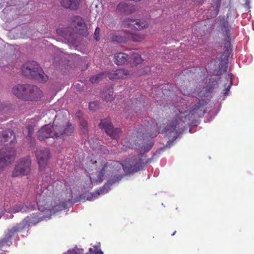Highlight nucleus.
Wrapping results in <instances>:
<instances>
[{
	"instance_id": "1",
	"label": "nucleus",
	"mask_w": 254,
	"mask_h": 254,
	"mask_svg": "<svg viewBox=\"0 0 254 254\" xmlns=\"http://www.w3.org/2000/svg\"><path fill=\"white\" fill-rule=\"evenodd\" d=\"M218 86L216 80H210L205 87L198 93V96L201 98L198 101L192 104L189 111L187 110V105L185 103H181V105H177L174 108L175 118L170 121L165 128V132L169 134L175 132L177 134L180 131L183 123L192 121L195 118L201 117L206 113L205 106L208 101L212 97L211 94L213 90Z\"/></svg>"
},
{
	"instance_id": "2",
	"label": "nucleus",
	"mask_w": 254,
	"mask_h": 254,
	"mask_svg": "<svg viewBox=\"0 0 254 254\" xmlns=\"http://www.w3.org/2000/svg\"><path fill=\"white\" fill-rule=\"evenodd\" d=\"M57 190L54 186L45 185L37 188L36 194V200L38 209L41 211H45L51 215L62 209V206L59 201L54 197Z\"/></svg>"
},
{
	"instance_id": "3",
	"label": "nucleus",
	"mask_w": 254,
	"mask_h": 254,
	"mask_svg": "<svg viewBox=\"0 0 254 254\" xmlns=\"http://www.w3.org/2000/svg\"><path fill=\"white\" fill-rule=\"evenodd\" d=\"M74 127L68 123L61 125L44 126L37 132V137L41 141L48 138H64L71 135L74 131Z\"/></svg>"
},
{
	"instance_id": "4",
	"label": "nucleus",
	"mask_w": 254,
	"mask_h": 254,
	"mask_svg": "<svg viewBox=\"0 0 254 254\" xmlns=\"http://www.w3.org/2000/svg\"><path fill=\"white\" fill-rule=\"evenodd\" d=\"M158 127L156 124L152 123L147 125L141 126L136 132V136L140 140H143L144 143L141 147L142 150L147 152L153 146L152 139L159 133Z\"/></svg>"
},
{
	"instance_id": "5",
	"label": "nucleus",
	"mask_w": 254,
	"mask_h": 254,
	"mask_svg": "<svg viewBox=\"0 0 254 254\" xmlns=\"http://www.w3.org/2000/svg\"><path fill=\"white\" fill-rule=\"evenodd\" d=\"M21 71L24 76L35 79L41 82H46L48 80V76L35 61H30L24 64L22 66Z\"/></svg>"
},
{
	"instance_id": "6",
	"label": "nucleus",
	"mask_w": 254,
	"mask_h": 254,
	"mask_svg": "<svg viewBox=\"0 0 254 254\" xmlns=\"http://www.w3.org/2000/svg\"><path fill=\"white\" fill-rule=\"evenodd\" d=\"M130 73L128 70L124 69H118L113 72H103L94 75L90 78V81L92 83L95 84L104 79L113 80L119 79H125L129 77Z\"/></svg>"
},
{
	"instance_id": "7",
	"label": "nucleus",
	"mask_w": 254,
	"mask_h": 254,
	"mask_svg": "<svg viewBox=\"0 0 254 254\" xmlns=\"http://www.w3.org/2000/svg\"><path fill=\"white\" fill-rule=\"evenodd\" d=\"M145 157L144 154H140L138 156H134L133 158L123 161L124 171L127 174H132L139 171L142 168V164H144L143 157Z\"/></svg>"
},
{
	"instance_id": "8",
	"label": "nucleus",
	"mask_w": 254,
	"mask_h": 254,
	"mask_svg": "<svg viewBox=\"0 0 254 254\" xmlns=\"http://www.w3.org/2000/svg\"><path fill=\"white\" fill-rule=\"evenodd\" d=\"M31 161L29 157L21 159L15 165L12 172L13 177L27 176L31 171Z\"/></svg>"
},
{
	"instance_id": "9",
	"label": "nucleus",
	"mask_w": 254,
	"mask_h": 254,
	"mask_svg": "<svg viewBox=\"0 0 254 254\" xmlns=\"http://www.w3.org/2000/svg\"><path fill=\"white\" fill-rule=\"evenodd\" d=\"M38 213H33L29 216H27L21 222L13 226L17 233L22 230L28 228L32 225H35L43 220L45 216H40Z\"/></svg>"
},
{
	"instance_id": "10",
	"label": "nucleus",
	"mask_w": 254,
	"mask_h": 254,
	"mask_svg": "<svg viewBox=\"0 0 254 254\" xmlns=\"http://www.w3.org/2000/svg\"><path fill=\"white\" fill-rule=\"evenodd\" d=\"M70 27L76 33L83 36L88 34L86 25L84 19L79 16H74L71 19Z\"/></svg>"
},
{
	"instance_id": "11",
	"label": "nucleus",
	"mask_w": 254,
	"mask_h": 254,
	"mask_svg": "<svg viewBox=\"0 0 254 254\" xmlns=\"http://www.w3.org/2000/svg\"><path fill=\"white\" fill-rule=\"evenodd\" d=\"M99 126L100 128L104 129L112 139L117 140L121 134V129L119 128H114L110 119H105L101 120Z\"/></svg>"
},
{
	"instance_id": "12",
	"label": "nucleus",
	"mask_w": 254,
	"mask_h": 254,
	"mask_svg": "<svg viewBox=\"0 0 254 254\" xmlns=\"http://www.w3.org/2000/svg\"><path fill=\"white\" fill-rule=\"evenodd\" d=\"M36 156L38 160L40 169L44 170L47 164L50 157V151L47 148L39 149L36 151Z\"/></svg>"
},
{
	"instance_id": "13",
	"label": "nucleus",
	"mask_w": 254,
	"mask_h": 254,
	"mask_svg": "<svg viewBox=\"0 0 254 254\" xmlns=\"http://www.w3.org/2000/svg\"><path fill=\"white\" fill-rule=\"evenodd\" d=\"M17 233L15 229L12 227L11 229H8L7 231L5 233V237L0 239V254H6L7 252L5 250H3L5 246L9 247L11 244L10 240L12 237Z\"/></svg>"
},
{
	"instance_id": "14",
	"label": "nucleus",
	"mask_w": 254,
	"mask_h": 254,
	"mask_svg": "<svg viewBox=\"0 0 254 254\" xmlns=\"http://www.w3.org/2000/svg\"><path fill=\"white\" fill-rule=\"evenodd\" d=\"M124 25L131 29L140 30L146 28L147 24L144 20L128 18L124 21Z\"/></svg>"
},
{
	"instance_id": "15",
	"label": "nucleus",
	"mask_w": 254,
	"mask_h": 254,
	"mask_svg": "<svg viewBox=\"0 0 254 254\" xmlns=\"http://www.w3.org/2000/svg\"><path fill=\"white\" fill-rule=\"evenodd\" d=\"M101 165V169L97 171L96 174H92V176L90 177V181L96 184L101 183L103 181L106 170L108 168L109 163L102 161Z\"/></svg>"
},
{
	"instance_id": "16",
	"label": "nucleus",
	"mask_w": 254,
	"mask_h": 254,
	"mask_svg": "<svg viewBox=\"0 0 254 254\" xmlns=\"http://www.w3.org/2000/svg\"><path fill=\"white\" fill-rule=\"evenodd\" d=\"M221 30L222 31L224 36H226V40L227 42L225 43V48L226 51H228L230 47V27L227 21L224 20L221 22Z\"/></svg>"
},
{
	"instance_id": "17",
	"label": "nucleus",
	"mask_w": 254,
	"mask_h": 254,
	"mask_svg": "<svg viewBox=\"0 0 254 254\" xmlns=\"http://www.w3.org/2000/svg\"><path fill=\"white\" fill-rule=\"evenodd\" d=\"M35 206L34 205H27L23 203L20 202L12 206L11 208L10 211L13 213H17L19 212L25 213L33 210Z\"/></svg>"
},
{
	"instance_id": "18",
	"label": "nucleus",
	"mask_w": 254,
	"mask_h": 254,
	"mask_svg": "<svg viewBox=\"0 0 254 254\" xmlns=\"http://www.w3.org/2000/svg\"><path fill=\"white\" fill-rule=\"evenodd\" d=\"M80 0H62L61 6L71 10H77L79 6Z\"/></svg>"
},
{
	"instance_id": "19",
	"label": "nucleus",
	"mask_w": 254,
	"mask_h": 254,
	"mask_svg": "<svg viewBox=\"0 0 254 254\" xmlns=\"http://www.w3.org/2000/svg\"><path fill=\"white\" fill-rule=\"evenodd\" d=\"M31 87L28 101H33L40 99L42 95V91L36 86L31 85Z\"/></svg>"
},
{
	"instance_id": "20",
	"label": "nucleus",
	"mask_w": 254,
	"mask_h": 254,
	"mask_svg": "<svg viewBox=\"0 0 254 254\" xmlns=\"http://www.w3.org/2000/svg\"><path fill=\"white\" fill-rule=\"evenodd\" d=\"M114 59L116 64L123 65L129 60V56L125 53H119L115 55Z\"/></svg>"
},
{
	"instance_id": "21",
	"label": "nucleus",
	"mask_w": 254,
	"mask_h": 254,
	"mask_svg": "<svg viewBox=\"0 0 254 254\" xmlns=\"http://www.w3.org/2000/svg\"><path fill=\"white\" fill-rule=\"evenodd\" d=\"M128 33L127 31L125 32V35L115 34L112 36L111 40L113 42L119 43H124L128 41Z\"/></svg>"
},
{
	"instance_id": "22",
	"label": "nucleus",
	"mask_w": 254,
	"mask_h": 254,
	"mask_svg": "<svg viewBox=\"0 0 254 254\" xmlns=\"http://www.w3.org/2000/svg\"><path fill=\"white\" fill-rule=\"evenodd\" d=\"M26 89L24 87V84L17 85L12 88V92L18 98L20 99L21 97H24V94L23 93L24 90Z\"/></svg>"
},
{
	"instance_id": "23",
	"label": "nucleus",
	"mask_w": 254,
	"mask_h": 254,
	"mask_svg": "<svg viewBox=\"0 0 254 254\" xmlns=\"http://www.w3.org/2000/svg\"><path fill=\"white\" fill-rule=\"evenodd\" d=\"M117 9L125 14H129L132 12L131 6L125 2H120L117 5Z\"/></svg>"
},
{
	"instance_id": "24",
	"label": "nucleus",
	"mask_w": 254,
	"mask_h": 254,
	"mask_svg": "<svg viewBox=\"0 0 254 254\" xmlns=\"http://www.w3.org/2000/svg\"><path fill=\"white\" fill-rule=\"evenodd\" d=\"M68 30H69V28H60L57 29V33L69 41L71 40L72 35L71 33H68Z\"/></svg>"
},
{
	"instance_id": "25",
	"label": "nucleus",
	"mask_w": 254,
	"mask_h": 254,
	"mask_svg": "<svg viewBox=\"0 0 254 254\" xmlns=\"http://www.w3.org/2000/svg\"><path fill=\"white\" fill-rule=\"evenodd\" d=\"M128 33V41L130 40L135 42L141 41L145 38L144 35H139L134 34L127 31Z\"/></svg>"
},
{
	"instance_id": "26",
	"label": "nucleus",
	"mask_w": 254,
	"mask_h": 254,
	"mask_svg": "<svg viewBox=\"0 0 254 254\" xmlns=\"http://www.w3.org/2000/svg\"><path fill=\"white\" fill-rule=\"evenodd\" d=\"M108 167L113 169L114 170L119 172L122 169L124 170V163L117 161H114L109 163Z\"/></svg>"
},
{
	"instance_id": "27",
	"label": "nucleus",
	"mask_w": 254,
	"mask_h": 254,
	"mask_svg": "<svg viewBox=\"0 0 254 254\" xmlns=\"http://www.w3.org/2000/svg\"><path fill=\"white\" fill-rule=\"evenodd\" d=\"M2 137L3 138V141H7L9 138H11L13 137V139H15V135L14 132L11 129H6L4 130L2 133Z\"/></svg>"
},
{
	"instance_id": "28",
	"label": "nucleus",
	"mask_w": 254,
	"mask_h": 254,
	"mask_svg": "<svg viewBox=\"0 0 254 254\" xmlns=\"http://www.w3.org/2000/svg\"><path fill=\"white\" fill-rule=\"evenodd\" d=\"M102 98L103 100L107 102H111L113 100L114 97L112 89L109 90L108 93L107 92H104L102 95Z\"/></svg>"
},
{
	"instance_id": "29",
	"label": "nucleus",
	"mask_w": 254,
	"mask_h": 254,
	"mask_svg": "<svg viewBox=\"0 0 254 254\" xmlns=\"http://www.w3.org/2000/svg\"><path fill=\"white\" fill-rule=\"evenodd\" d=\"M31 87V85L30 84H24V87L26 89V90H24V91L23 92V93L24 95V97H21L20 99L25 100H28V97L29 93V92H30V89Z\"/></svg>"
},
{
	"instance_id": "30",
	"label": "nucleus",
	"mask_w": 254,
	"mask_h": 254,
	"mask_svg": "<svg viewBox=\"0 0 254 254\" xmlns=\"http://www.w3.org/2000/svg\"><path fill=\"white\" fill-rule=\"evenodd\" d=\"M132 59L133 60V62L136 64H141L143 61L140 55L137 53H133L132 55Z\"/></svg>"
},
{
	"instance_id": "31",
	"label": "nucleus",
	"mask_w": 254,
	"mask_h": 254,
	"mask_svg": "<svg viewBox=\"0 0 254 254\" xmlns=\"http://www.w3.org/2000/svg\"><path fill=\"white\" fill-rule=\"evenodd\" d=\"M26 131L28 133L27 138L30 141H32L31 135L34 132V128L31 125L27 126L26 127Z\"/></svg>"
},
{
	"instance_id": "32",
	"label": "nucleus",
	"mask_w": 254,
	"mask_h": 254,
	"mask_svg": "<svg viewBox=\"0 0 254 254\" xmlns=\"http://www.w3.org/2000/svg\"><path fill=\"white\" fill-rule=\"evenodd\" d=\"M108 186L106 185H104L102 187L100 188L98 190H97L95 194L97 195L103 194L107 192L108 190L107 189Z\"/></svg>"
},
{
	"instance_id": "33",
	"label": "nucleus",
	"mask_w": 254,
	"mask_h": 254,
	"mask_svg": "<svg viewBox=\"0 0 254 254\" xmlns=\"http://www.w3.org/2000/svg\"><path fill=\"white\" fill-rule=\"evenodd\" d=\"M99 107V104L96 102H91L89 104V109L90 110L94 111L98 109Z\"/></svg>"
},
{
	"instance_id": "34",
	"label": "nucleus",
	"mask_w": 254,
	"mask_h": 254,
	"mask_svg": "<svg viewBox=\"0 0 254 254\" xmlns=\"http://www.w3.org/2000/svg\"><path fill=\"white\" fill-rule=\"evenodd\" d=\"M99 33L100 29L99 27H96L94 32V38L97 41H98L100 40Z\"/></svg>"
},
{
	"instance_id": "35",
	"label": "nucleus",
	"mask_w": 254,
	"mask_h": 254,
	"mask_svg": "<svg viewBox=\"0 0 254 254\" xmlns=\"http://www.w3.org/2000/svg\"><path fill=\"white\" fill-rule=\"evenodd\" d=\"M80 126L82 127L83 128H86L88 126V123L86 120L84 119H81L80 120Z\"/></svg>"
},
{
	"instance_id": "36",
	"label": "nucleus",
	"mask_w": 254,
	"mask_h": 254,
	"mask_svg": "<svg viewBox=\"0 0 254 254\" xmlns=\"http://www.w3.org/2000/svg\"><path fill=\"white\" fill-rule=\"evenodd\" d=\"M7 106H6L4 103H0V112L2 111H5L6 110Z\"/></svg>"
},
{
	"instance_id": "37",
	"label": "nucleus",
	"mask_w": 254,
	"mask_h": 254,
	"mask_svg": "<svg viewBox=\"0 0 254 254\" xmlns=\"http://www.w3.org/2000/svg\"><path fill=\"white\" fill-rule=\"evenodd\" d=\"M220 7V4L219 3H218L216 6L215 9V16H216L218 14V12L219 11Z\"/></svg>"
},
{
	"instance_id": "38",
	"label": "nucleus",
	"mask_w": 254,
	"mask_h": 254,
	"mask_svg": "<svg viewBox=\"0 0 254 254\" xmlns=\"http://www.w3.org/2000/svg\"><path fill=\"white\" fill-rule=\"evenodd\" d=\"M81 115V113L80 111H79L76 113V116H77L78 117H79Z\"/></svg>"
},
{
	"instance_id": "39",
	"label": "nucleus",
	"mask_w": 254,
	"mask_h": 254,
	"mask_svg": "<svg viewBox=\"0 0 254 254\" xmlns=\"http://www.w3.org/2000/svg\"><path fill=\"white\" fill-rule=\"evenodd\" d=\"M230 86L228 87V88H227L226 89V92L225 93V95H226L228 93V92L229 91Z\"/></svg>"
},
{
	"instance_id": "40",
	"label": "nucleus",
	"mask_w": 254,
	"mask_h": 254,
	"mask_svg": "<svg viewBox=\"0 0 254 254\" xmlns=\"http://www.w3.org/2000/svg\"><path fill=\"white\" fill-rule=\"evenodd\" d=\"M176 231H175L172 234V236H174L175 234L176 233Z\"/></svg>"
},
{
	"instance_id": "41",
	"label": "nucleus",
	"mask_w": 254,
	"mask_h": 254,
	"mask_svg": "<svg viewBox=\"0 0 254 254\" xmlns=\"http://www.w3.org/2000/svg\"><path fill=\"white\" fill-rule=\"evenodd\" d=\"M13 140H12L11 141H10V143H12V141Z\"/></svg>"
},
{
	"instance_id": "42",
	"label": "nucleus",
	"mask_w": 254,
	"mask_h": 254,
	"mask_svg": "<svg viewBox=\"0 0 254 254\" xmlns=\"http://www.w3.org/2000/svg\"><path fill=\"white\" fill-rule=\"evenodd\" d=\"M1 215L0 214V218H1Z\"/></svg>"
}]
</instances>
